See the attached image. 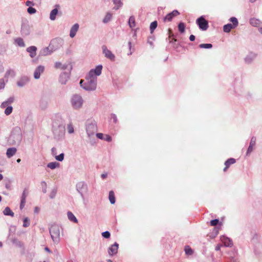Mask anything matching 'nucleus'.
<instances>
[{
  "label": "nucleus",
  "mask_w": 262,
  "mask_h": 262,
  "mask_svg": "<svg viewBox=\"0 0 262 262\" xmlns=\"http://www.w3.org/2000/svg\"><path fill=\"white\" fill-rule=\"evenodd\" d=\"M52 132L55 139L61 140L64 136L65 123L61 118H57L53 121Z\"/></svg>",
  "instance_id": "nucleus-2"
},
{
  "label": "nucleus",
  "mask_w": 262,
  "mask_h": 262,
  "mask_svg": "<svg viewBox=\"0 0 262 262\" xmlns=\"http://www.w3.org/2000/svg\"><path fill=\"white\" fill-rule=\"evenodd\" d=\"M15 75V73L13 70H9L5 73V77L8 78L9 76H11V77H14Z\"/></svg>",
  "instance_id": "nucleus-39"
},
{
  "label": "nucleus",
  "mask_w": 262,
  "mask_h": 262,
  "mask_svg": "<svg viewBox=\"0 0 262 262\" xmlns=\"http://www.w3.org/2000/svg\"><path fill=\"white\" fill-rule=\"evenodd\" d=\"M67 215H68V219L70 221H71L75 223H78V220L77 219V218L75 217V216L74 215V214L72 212L68 211L67 213Z\"/></svg>",
  "instance_id": "nucleus-26"
},
{
  "label": "nucleus",
  "mask_w": 262,
  "mask_h": 262,
  "mask_svg": "<svg viewBox=\"0 0 262 262\" xmlns=\"http://www.w3.org/2000/svg\"><path fill=\"white\" fill-rule=\"evenodd\" d=\"M230 21H231L232 24V26L233 27H235V28L238 26V21L237 19L235 17H232L229 19Z\"/></svg>",
  "instance_id": "nucleus-38"
},
{
  "label": "nucleus",
  "mask_w": 262,
  "mask_h": 262,
  "mask_svg": "<svg viewBox=\"0 0 262 262\" xmlns=\"http://www.w3.org/2000/svg\"><path fill=\"white\" fill-rule=\"evenodd\" d=\"M101 234L103 237L104 238L108 239L111 237V233L108 231L103 232Z\"/></svg>",
  "instance_id": "nucleus-47"
},
{
  "label": "nucleus",
  "mask_w": 262,
  "mask_h": 262,
  "mask_svg": "<svg viewBox=\"0 0 262 262\" xmlns=\"http://www.w3.org/2000/svg\"><path fill=\"white\" fill-rule=\"evenodd\" d=\"M49 232L51 238L55 244H58L60 241V229L56 225H52L49 228Z\"/></svg>",
  "instance_id": "nucleus-4"
},
{
  "label": "nucleus",
  "mask_w": 262,
  "mask_h": 262,
  "mask_svg": "<svg viewBox=\"0 0 262 262\" xmlns=\"http://www.w3.org/2000/svg\"><path fill=\"white\" fill-rule=\"evenodd\" d=\"M28 190L27 188H25L22 193L21 196V200L26 201V198L28 195Z\"/></svg>",
  "instance_id": "nucleus-43"
},
{
  "label": "nucleus",
  "mask_w": 262,
  "mask_h": 262,
  "mask_svg": "<svg viewBox=\"0 0 262 262\" xmlns=\"http://www.w3.org/2000/svg\"><path fill=\"white\" fill-rule=\"evenodd\" d=\"M235 28V27H233L231 24H227L225 25L223 27V31L226 33H229L231 29Z\"/></svg>",
  "instance_id": "nucleus-27"
},
{
  "label": "nucleus",
  "mask_w": 262,
  "mask_h": 262,
  "mask_svg": "<svg viewBox=\"0 0 262 262\" xmlns=\"http://www.w3.org/2000/svg\"><path fill=\"white\" fill-rule=\"evenodd\" d=\"M14 100H15L14 97L12 96V97H10L9 98H8L6 101L8 103L11 104L14 101Z\"/></svg>",
  "instance_id": "nucleus-58"
},
{
  "label": "nucleus",
  "mask_w": 262,
  "mask_h": 262,
  "mask_svg": "<svg viewBox=\"0 0 262 262\" xmlns=\"http://www.w3.org/2000/svg\"><path fill=\"white\" fill-rule=\"evenodd\" d=\"M30 226V220L28 217H25L23 220V227H28Z\"/></svg>",
  "instance_id": "nucleus-44"
},
{
  "label": "nucleus",
  "mask_w": 262,
  "mask_h": 262,
  "mask_svg": "<svg viewBox=\"0 0 262 262\" xmlns=\"http://www.w3.org/2000/svg\"><path fill=\"white\" fill-rule=\"evenodd\" d=\"M3 213L5 215L10 216L13 217L14 216V212L11 210L9 207H6L3 210Z\"/></svg>",
  "instance_id": "nucleus-23"
},
{
  "label": "nucleus",
  "mask_w": 262,
  "mask_h": 262,
  "mask_svg": "<svg viewBox=\"0 0 262 262\" xmlns=\"http://www.w3.org/2000/svg\"><path fill=\"white\" fill-rule=\"evenodd\" d=\"M22 140L21 129L18 126L13 128L8 138V142L10 145H19Z\"/></svg>",
  "instance_id": "nucleus-3"
},
{
  "label": "nucleus",
  "mask_w": 262,
  "mask_h": 262,
  "mask_svg": "<svg viewBox=\"0 0 262 262\" xmlns=\"http://www.w3.org/2000/svg\"><path fill=\"white\" fill-rule=\"evenodd\" d=\"M119 244L115 242L113 245H112L108 249V253L110 256H113L118 252Z\"/></svg>",
  "instance_id": "nucleus-14"
},
{
  "label": "nucleus",
  "mask_w": 262,
  "mask_h": 262,
  "mask_svg": "<svg viewBox=\"0 0 262 262\" xmlns=\"http://www.w3.org/2000/svg\"><path fill=\"white\" fill-rule=\"evenodd\" d=\"M16 148L15 147H10L7 150L6 155L8 158H10L15 155L16 152Z\"/></svg>",
  "instance_id": "nucleus-22"
},
{
  "label": "nucleus",
  "mask_w": 262,
  "mask_h": 262,
  "mask_svg": "<svg viewBox=\"0 0 262 262\" xmlns=\"http://www.w3.org/2000/svg\"><path fill=\"white\" fill-rule=\"evenodd\" d=\"M219 222H220L219 220L215 219L211 220L210 224L211 226H216L217 224H219Z\"/></svg>",
  "instance_id": "nucleus-48"
},
{
  "label": "nucleus",
  "mask_w": 262,
  "mask_h": 262,
  "mask_svg": "<svg viewBox=\"0 0 262 262\" xmlns=\"http://www.w3.org/2000/svg\"><path fill=\"white\" fill-rule=\"evenodd\" d=\"M113 1L115 5V7L113 8L114 10H117L119 9L123 5L121 0H113Z\"/></svg>",
  "instance_id": "nucleus-29"
},
{
  "label": "nucleus",
  "mask_w": 262,
  "mask_h": 262,
  "mask_svg": "<svg viewBox=\"0 0 262 262\" xmlns=\"http://www.w3.org/2000/svg\"><path fill=\"white\" fill-rule=\"evenodd\" d=\"M179 31L181 33H183L185 31V24L183 22H180L178 26Z\"/></svg>",
  "instance_id": "nucleus-36"
},
{
  "label": "nucleus",
  "mask_w": 262,
  "mask_h": 262,
  "mask_svg": "<svg viewBox=\"0 0 262 262\" xmlns=\"http://www.w3.org/2000/svg\"><path fill=\"white\" fill-rule=\"evenodd\" d=\"M212 47L211 43H202L199 45V47L202 49H211Z\"/></svg>",
  "instance_id": "nucleus-41"
},
{
  "label": "nucleus",
  "mask_w": 262,
  "mask_h": 262,
  "mask_svg": "<svg viewBox=\"0 0 262 262\" xmlns=\"http://www.w3.org/2000/svg\"><path fill=\"white\" fill-rule=\"evenodd\" d=\"M128 25L130 28H133L136 26V22H135V18L134 16H131L129 17L128 19Z\"/></svg>",
  "instance_id": "nucleus-31"
},
{
  "label": "nucleus",
  "mask_w": 262,
  "mask_h": 262,
  "mask_svg": "<svg viewBox=\"0 0 262 262\" xmlns=\"http://www.w3.org/2000/svg\"><path fill=\"white\" fill-rule=\"evenodd\" d=\"M26 5L27 6L31 7V6H34V4L33 1H27L26 2Z\"/></svg>",
  "instance_id": "nucleus-64"
},
{
  "label": "nucleus",
  "mask_w": 262,
  "mask_h": 262,
  "mask_svg": "<svg viewBox=\"0 0 262 262\" xmlns=\"http://www.w3.org/2000/svg\"><path fill=\"white\" fill-rule=\"evenodd\" d=\"M196 24L199 29L202 31H206L209 27L208 21L204 16H201L196 20Z\"/></svg>",
  "instance_id": "nucleus-9"
},
{
  "label": "nucleus",
  "mask_w": 262,
  "mask_h": 262,
  "mask_svg": "<svg viewBox=\"0 0 262 262\" xmlns=\"http://www.w3.org/2000/svg\"><path fill=\"white\" fill-rule=\"evenodd\" d=\"M235 162H236V160L234 158H229V159H227L225 162L224 164H225V166H227L228 167H229V166L231 164H233L235 163Z\"/></svg>",
  "instance_id": "nucleus-34"
},
{
  "label": "nucleus",
  "mask_w": 262,
  "mask_h": 262,
  "mask_svg": "<svg viewBox=\"0 0 262 262\" xmlns=\"http://www.w3.org/2000/svg\"><path fill=\"white\" fill-rule=\"evenodd\" d=\"M30 81L28 76H24L20 77L19 80L17 81V85L19 88L25 86Z\"/></svg>",
  "instance_id": "nucleus-13"
},
{
  "label": "nucleus",
  "mask_w": 262,
  "mask_h": 262,
  "mask_svg": "<svg viewBox=\"0 0 262 262\" xmlns=\"http://www.w3.org/2000/svg\"><path fill=\"white\" fill-rule=\"evenodd\" d=\"M102 49L103 53L104 54V56L106 58L109 59L112 61H115V55L110 50H108L105 46H102Z\"/></svg>",
  "instance_id": "nucleus-12"
},
{
  "label": "nucleus",
  "mask_w": 262,
  "mask_h": 262,
  "mask_svg": "<svg viewBox=\"0 0 262 262\" xmlns=\"http://www.w3.org/2000/svg\"><path fill=\"white\" fill-rule=\"evenodd\" d=\"M177 41V39L172 38L171 40L169 41V43L173 44V47L177 48L178 46V44L176 43Z\"/></svg>",
  "instance_id": "nucleus-54"
},
{
  "label": "nucleus",
  "mask_w": 262,
  "mask_h": 262,
  "mask_svg": "<svg viewBox=\"0 0 262 262\" xmlns=\"http://www.w3.org/2000/svg\"><path fill=\"white\" fill-rule=\"evenodd\" d=\"M155 39L154 36H150L148 38L147 43L151 46H153V40Z\"/></svg>",
  "instance_id": "nucleus-57"
},
{
  "label": "nucleus",
  "mask_w": 262,
  "mask_h": 262,
  "mask_svg": "<svg viewBox=\"0 0 262 262\" xmlns=\"http://www.w3.org/2000/svg\"><path fill=\"white\" fill-rule=\"evenodd\" d=\"M5 83L3 78L0 79V90H3L5 88Z\"/></svg>",
  "instance_id": "nucleus-52"
},
{
  "label": "nucleus",
  "mask_w": 262,
  "mask_h": 262,
  "mask_svg": "<svg viewBox=\"0 0 262 262\" xmlns=\"http://www.w3.org/2000/svg\"><path fill=\"white\" fill-rule=\"evenodd\" d=\"M184 251H185V254L187 255H191L193 253V251L192 249L188 245L185 246Z\"/></svg>",
  "instance_id": "nucleus-33"
},
{
  "label": "nucleus",
  "mask_w": 262,
  "mask_h": 262,
  "mask_svg": "<svg viewBox=\"0 0 262 262\" xmlns=\"http://www.w3.org/2000/svg\"><path fill=\"white\" fill-rule=\"evenodd\" d=\"M12 111H13V107L11 105H9V106H8L6 108L4 113L6 115L8 116L12 113Z\"/></svg>",
  "instance_id": "nucleus-40"
},
{
  "label": "nucleus",
  "mask_w": 262,
  "mask_h": 262,
  "mask_svg": "<svg viewBox=\"0 0 262 262\" xmlns=\"http://www.w3.org/2000/svg\"><path fill=\"white\" fill-rule=\"evenodd\" d=\"M57 39H54L51 41L49 47L43 48L39 51V56H45L51 54L54 51L56 50V48H54V45L57 42Z\"/></svg>",
  "instance_id": "nucleus-5"
},
{
  "label": "nucleus",
  "mask_w": 262,
  "mask_h": 262,
  "mask_svg": "<svg viewBox=\"0 0 262 262\" xmlns=\"http://www.w3.org/2000/svg\"><path fill=\"white\" fill-rule=\"evenodd\" d=\"M86 130L88 137L93 136L97 131V126L95 121L87 122Z\"/></svg>",
  "instance_id": "nucleus-6"
},
{
  "label": "nucleus",
  "mask_w": 262,
  "mask_h": 262,
  "mask_svg": "<svg viewBox=\"0 0 262 262\" xmlns=\"http://www.w3.org/2000/svg\"><path fill=\"white\" fill-rule=\"evenodd\" d=\"M158 26V23L156 20L152 21L150 25V32L152 33Z\"/></svg>",
  "instance_id": "nucleus-37"
},
{
  "label": "nucleus",
  "mask_w": 262,
  "mask_h": 262,
  "mask_svg": "<svg viewBox=\"0 0 262 262\" xmlns=\"http://www.w3.org/2000/svg\"><path fill=\"white\" fill-rule=\"evenodd\" d=\"M112 18V14L110 12H107L104 18L103 19V23L104 24L108 23V21H110L111 20Z\"/></svg>",
  "instance_id": "nucleus-35"
},
{
  "label": "nucleus",
  "mask_w": 262,
  "mask_h": 262,
  "mask_svg": "<svg viewBox=\"0 0 262 262\" xmlns=\"http://www.w3.org/2000/svg\"><path fill=\"white\" fill-rule=\"evenodd\" d=\"M27 12L30 14H33L35 13V12H36V10L32 7H29L27 9Z\"/></svg>",
  "instance_id": "nucleus-49"
},
{
  "label": "nucleus",
  "mask_w": 262,
  "mask_h": 262,
  "mask_svg": "<svg viewBox=\"0 0 262 262\" xmlns=\"http://www.w3.org/2000/svg\"><path fill=\"white\" fill-rule=\"evenodd\" d=\"M47 167L50 168L51 169H54L59 166V163L57 162H52L49 163L47 165Z\"/></svg>",
  "instance_id": "nucleus-32"
},
{
  "label": "nucleus",
  "mask_w": 262,
  "mask_h": 262,
  "mask_svg": "<svg viewBox=\"0 0 262 262\" xmlns=\"http://www.w3.org/2000/svg\"><path fill=\"white\" fill-rule=\"evenodd\" d=\"M40 185L42 188V191L43 193H46L47 192V185L45 181H42L40 183Z\"/></svg>",
  "instance_id": "nucleus-45"
},
{
  "label": "nucleus",
  "mask_w": 262,
  "mask_h": 262,
  "mask_svg": "<svg viewBox=\"0 0 262 262\" xmlns=\"http://www.w3.org/2000/svg\"><path fill=\"white\" fill-rule=\"evenodd\" d=\"M76 188L81 198L84 199V193H87L88 191L87 184L83 181L79 182L77 183Z\"/></svg>",
  "instance_id": "nucleus-8"
},
{
  "label": "nucleus",
  "mask_w": 262,
  "mask_h": 262,
  "mask_svg": "<svg viewBox=\"0 0 262 262\" xmlns=\"http://www.w3.org/2000/svg\"><path fill=\"white\" fill-rule=\"evenodd\" d=\"M108 198L111 204H114L116 202L114 192L113 190L109 192Z\"/></svg>",
  "instance_id": "nucleus-30"
},
{
  "label": "nucleus",
  "mask_w": 262,
  "mask_h": 262,
  "mask_svg": "<svg viewBox=\"0 0 262 262\" xmlns=\"http://www.w3.org/2000/svg\"><path fill=\"white\" fill-rule=\"evenodd\" d=\"M8 104H9V103H7V101H5L4 102H3L1 104V107L2 108H4L5 107H7L8 105Z\"/></svg>",
  "instance_id": "nucleus-59"
},
{
  "label": "nucleus",
  "mask_w": 262,
  "mask_h": 262,
  "mask_svg": "<svg viewBox=\"0 0 262 262\" xmlns=\"http://www.w3.org/2000/svg\"><path fill=\"white\" fill-rule=\"evenodd\" d=\"M79 25L78 24L76 23L71 28L70 31V36L71 38H73L76 34L77 31L78 30L79 28Z\"/></svg>",
  "instance_id": "nucleus-21"
},
{
  "label": "nucleus",
  "mask_w": 262,
  "mask_h": 262,
  "mask_svg": "<svg viewBox=\"0 0 262 262\" xmlns=\"http://www.w3.org/2000/svg\"><path fill=\"white\" fill-rule=\"evenodd\" d=\"M103 139L105 141H106L109 142L112 141V140L111 136L108 135H105V138H103Z\"/></svg>",
  "instance_id": "nucleus-61"
},
{
  "label": "nucleus",
  "mask_w": 262,
  "mask_h": 262,
  "mask_svg": "<svg viewBox=\"0 0 262 262\" xmlns=\"http://www.w3.org/2000/svg\"><path fill=\"white\" fill-rule=\"evenodd\" d=\"M221 239L225 247H231L233 246L232 239L228 237L223 235L221 236Z\"/></svg>",
  "instance_id": "nucleus-17"
},
{
  "label": "nucleus",
  "mask_w": 262,
  "mask_h": 262,
  "mask_svg": "<svg viewBox=\"0 0 262 262\" xmlns=\"http://www.w3.org/2000/svg\"><path fill=\"white\" fill-rule=\"evenodd\" d=\"M59 5L56 4L55 6V8L51 11L50 14V19L51 20H54L56 19V15L58 13V9L59 8Z\"/></svg>",
  "instance_id": "nucleus-19"
},
{
  "label": "nucleus",
  "mask_w": 262,
  "mask_h": 262,
  "mask_svg": "<svg viewBox=\"0 0 262 262\" xmlns=\"http://www.w3.org/2000/svg\"><path fill=\"white\" fill-rule=\"evenodd\" d=\"M68 131L69 134H72L74 132V129L72 124H69L68 125Z\"/></svg>",
  "instance_id": "nucleus-50"
},
{
  "label": "nucleus",
  "mask_w": 262,
  "mask_h": 262,
  "mask_svg": "<svg viewBox=\"0 0 262 262\" xmlns=\"http://www.w3.org/2000/svg\"><path fill=\"white\" fill-rule=\"evenodd\" d=\"M57 189L56 188H54L52 190V191L50 194V195H49L50 199H53L54 198H55L56 193H57Z\"/></svg>",
  "instance_id": "nucleus-42"
},
{
  "label": "nucleus",
  "mask_w": 262,
  "mask_h": 262,
  "mask_svg": "<svg viewBox=\"0 0 262 262\" xmlns=\"http://www.w3.org/2000/svg\"><path fill=\"white\" fill-rule=\"evenodd\" d=\"M44 70V66L41 65L38 66L34 72V78L35 79H38L40 78V74L43 72Z\"/></svg>",
  "instance_id": "nucleus-16"
},
{
  "label": "nucleus",
  "mask_w": 262,
  "mask_h": 262,
  "mask_svg": "<svg viewBox=\"0 0 262 262\" xmlns=\"http://www.w3.org/2000/svg\"><path fill=\"white\" fill-rule=\"evenodd\" d=\"M177 41V39L172 38L171 40L169 41V43L173 44V47L177 48L178 46V44L176 43Z\"/></svg>",
  "instance_id": "nucleus-53"
},
{
  "label": "nucleus",
  "mask_w": 262,
  "mask_h": 262,
  "mask_svg": "<svg viewBox=\"0 0 262 262\" xmlns=\"http://www.w3.org/2000/svg\"><path fill=\"white\" fill-rule=\"evenodd\" d=\"M83 102V100L82 97L79 95H74L71 98L72 105L75 109L81 107Z\"/></svg>",
  "instance_id": "nucleus-7"
},
{
  "label": "nucleus",
  "mask_w": 262,
  "mask_h": 262,
  "mask_svg": "<svg viewBox=\"0 0 262 262\" xmlns=\"http://www.w3.org/2000/svg\"><path fill=\"white\" fill-rule=\"evenodd\" d=\"M257 54L253 52H250L245 58V62L247 64H250L255 59Z\"/></svg>",
  "instance_id": "nucleus-18"
},
{
  "label": "nucleus",
  "mask_w": 262,
  "mask_h": 262,
  "mask_svg": "<svg viewBox=\"0 0 262 262\" xmlns=\"http://www.w3.org/2000/svg\"><path fill=\"white\" fill-rule=\"evenodd\" d=\"M37 47L34 46H32L28 47L26 51L29 53V55L31 58H34L36 55Z\"/></svg>",
  "instance_id": "nucleus-20"
},
{
  "label": "nucleus",
  "mask_w": 262,
  "mask_h": 262,
  "mask_svg": "<svg viewBox=\"0 0 262 262\" xmlns=\"http://www.w3.org/2000/svg\"><path fill=\"white\" fill-rule=\"evenodd\" d=\"M61 65H62V64H61V63L60 62L56 61L55 63L54 67L56 69H61Z\"/></svg>",
  "instance_id": "nucleus-60"
},
{
  "label": "nucleus",
  "mask_w": 262,
  "mask_h": 262,
  "mask_svg": "<svg viewBox=\"0 0 262 262\" xmlns=\"http://www.w3.org/2000/svg\"><path fill=\"white\" fill-rule=\"evenodd\" d=\"M256 138L255 137L253 136L251 138V141H250V145H251V146H254L255 145V144H256Z\"/></svg>",
  "instance_id": "nucleus-51"
},
{
  "label": "nucleus",
  "mask_w": 262,
  "mask_h": 262,
  "mask_svg": "<svg viewBox=\"0 0 262 262\" xmlns=\"http://www.w3.org/2000/svg\"><path fill=\"white\" fill-rule=\"evenodd\" d=\"M72 69V66H71L70 67L68 72H62L59 75V82L61 84H66L67 83V82L70 78V75H71V71Z\"/></svg>",
  "instance_id": "nucleus-10"
},
{
  "label": "nucleus",
  "mask_w": 262,
  "mask_h": 262,
  "mask_svg": "<svg viewBox=\"0 0 262 262\" xmlns=\"http://www.w3.org/2000/svg\"><path fill=\"white\" fill-rule=\"evenodd\" d=\"M14 42L16 44H17L19 47H24L25 46V43L23 39L20 37H18L15 39Z\"/></svg>",
  "instance_id": "nucleus-28"
},
{
  "label": "nucleus",
  "mask_w": 262,
  "mask_h": 262,
  "mask_svg": "<svg viewBox=\"0 0 262 262\" xmlns=\"http://www.w3.org/2000/svg\"><path fill=\"white\" fill-rule=\"evenodd\" d=\"M177 41V39L172 38L171 40L169 41V43L173 44V47L177 48L178 46V44L176 43Z\"/></svg>",
  "instance_id": "nucleus-55"
},
{
  "label": "nucleus",
  "mask_w": 262,
  "mask_h": 262,
  "mask_svg": "<svg viewBox=\"0 0 262 262\" xmlns=\"http://www.w3.org/2000/svg\"><path fill=\"white\" fill-rule=\"evenodd\" d=\"M253 147L254 146L249 145V146L247 149V150L246 156L249 155L251 154V152H252V151L253 150Z\"/></svg>",
  "instance_id": "nucleus-56"
},
{
  "label": "nucleus",
  "mask_w": 262,
  "mask_h": 262,
  "mask_svg": "<svg viewBox=\"0 0 262 262\" xmlns=\"http://www.w3.org/2000/svg\"><path fill=\"white\" fill-rule=\"evenodd\" d=\"M64 157V153H61L59 154V155L55 156V158L56 160L61 162L63 160Z\"/></svg>",
  "instance_id": "nucleus-46"
},
{
  "label": "nucleus",
  "mask_w": 262,
  "mask_h": 262,
  "mask_svg": "<svg viewBox=\"0 0 262 262\" xmlns=\"http://www.w3.org/2000/svg\"><path fill=\"white\" fill-rule=\"evenodd\" d=\"M111 118H112V119H113V122L115 123H116L117 122V116H116V115L115 114H111Z\"/></svg>",
  "instance_id": "nucleus-63"
},
{
  "label": "nucleus",
  "mask_w": 262,
  "mask_h": 262,
  "mask_svg": "<svg viewBox=\"0 0 262 262\" xmlns=\"http://www.w3.org/2000/svg\"><path fill=\"white\" fill-rule=\"evenodd\" d=\"M102 68L101 64H99L95 69H91L86 76L85 80H80V86L87 91L95 90L97 88V76L101 75Z\"/></svg>",
  "instance_id": "nucleus-1"
},
{
  "label": "nucleus",
  "mask_w": 262,
  "mask_h": 262,
  "mask_svg": "<svg viewBox=\"0 0 262 262\" xmlns=\"http://www.w3.org/2000/svg\"><path fill=\"white\" fill-rule=\"evenodd\" d=\"M48 106V102L45 99H41L39 102V107L42 110H45Z\"/></svg>",
  "instance_id": "nucleus-24"
},
{
  "label": "nucleus",
  "mask_w": 262,
  "mask_h": 262,
  "mask_svg": "<svg viewBox=\"0 0 262 262\" xmlns=\"http://www.w3.org/2000/svg\"><path fill=\"white\" fill-rule=\"evenodd\" d=\"M21 34L23 36H27L30 35L31 29L29 22L27 20L22 21L20 29Z\"/></svg>",
  "instance_id": "nucleus-11"
},
{
  "label": "nucleus",
  "mask_w": 262,
  "mask_h": 262,
  "mask_svg": "<svg viewBox=\"0 0 262 262\" xmlns=\"http://www.w3.org/2000/svg\"><path fill=\"white\" fill-rule=\"evenodd\" d=\"M71 65L70 64H62L61 65V69L62 70H66V69H69L70 68V67L71 66Z\"/></svg>",
  "instance_id": "nucleus-62"
},
{
  "label": "nucleus",
  "mask_w": 262,
  "mask_h": 262,
  "mask_svg": "<svg viewBox=\"0 0 262 262\" xmlns=\"http://www.w3.org/2000/svg\"><path fill=\"white\" fill-rule=\"evenodd\" d=\"M180 13L179 11L177 10H174L171 12H170L168 13L164 17V21H170L172 20V18L179 15Z\"/></svg>",
  "instance_id": "nucleus-15"
},
{
  "label": "nucleus",
  "mask_w": 262,
  "mask_h": 262,
  "mask_svg": "<svg viewBox=\"0 0 262 262\" xmlns=\"http://www.w3.org/2000/svg\"><path fill=\"white\" fill-rule=\"evenodd\" d=\"M249 21L250 24L253 27H258L261 24L260 20L255 18H251Z\"/></svg>",
  "instance_id": "nucleus-25"
}]
</instances>
